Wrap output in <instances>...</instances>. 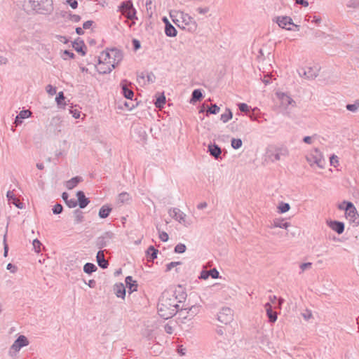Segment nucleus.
<instances>
[{
	"instance_id": "nucleus-1",
	"label": "nucleus",
	"mask_w": 359,
	"mask_h": 359,
	"mask_svg": "<svg viewBox=\"0 0 359 359\" xmlns=\"http://www.w3.org/2000/svg\"><path fill=\"white\" fill-rule=\"evenodd\" d=\"M179 311L178 301L175 294L164 292L158 304V315L164 319L174 316Z\"/></svg>"
},
{
	"instance_id": "nucleus-2",
	"label": "nucleus",
	"mask_w": 359,
	"mask_h": 359,
	"mask_svg": "<svg viewBox=\"0 0 359 359\" xmlns=\"http://www.w3.org/2000/svg\"><path fill=\"white\" fill-rule=\"evenodd\" d=\"M123 53L116 48L111 49L109 51L102 53V56L99 59V65L107 64V67H100L99 72L102 74L110 73L113 69L122 60Z\"/></svg>"
},
{
	"instance_id": "nucleus-3",
	"label": "nucleus",
	"mask_w": 359,
	"mask_h": 359,
	"mask_svg": "<svg viewBox=\"0 0 359 359\" xmlns=\"http://www.w3.org/2000/svg\"><path fill=\"white\" fill-rule=\"evenodd\" d=\"M30 7L37 13L50 14L53 11V0H28Z\"/></svg>"
},
{
	"instance_id": "nucleus-4",
	"label": "nucleus",
	"mask_w": 359,
	"mask_h": 359,
	"mask_svg": "<svg viewBox=\"0 0 359 359\" xmlns=\"http://www.w3.org/2000/svg\"><path fill=\"white\" fill-rule=\"evenodd\" d=\"M200 308V305H193L189 308L179 309V318L182 320V323H185V320H191L199 313Z\"/></svg>"
},
{
	"instance_id": "nucleus-5",
	"label": "nucleus",
	"mask_w": 359,
	"mask_h": 359,
	"mask_svg": "<svg viewBox=\"0 0 359 359\" xmlns=\"http://www.w3.org/2000/svg\"><path fill=\"white\" fill-rule=\"evenodd\" d=\"M168 213L170 216L185 226H189L191 224V222L187 220L186 214L182 212L179 208H170Z\"/></svg>"
},
{
	"instance_id": "nucleus-6",
	"label": "nucleus",
	"mask_w": 359,
	"mask_h": 359,
	"mask_svg": "<svg viewBox=\"0 0 359 359\" xmlns=\"http://www.w3.org/2000/svg\"><path fill=\"white\" fill-rule=\"evenodd\" d=\"M120 10L128 19L133 20L137 18L135 16L136 11L130 0L123 1L120 6Z\"/></svg>"
},
{
	"instance_id": "nucleus-7",
	"label": "nucleus",
	"mask_w": 359,
	"mask_h": 359,
	"mask_svg": "<svg viewBox=\"0 0 359 359\" xmlns=\"http://www.w3.org/2000/svg\"><path fill=\"white\" fill-rule=\"evenodd\" d=\"M266 153L269 158L273 157L272 161H277L280 160L281 156H287L289 152L285 147H271L267 149Z\"/></svg>"
},
{
	"instance_id": "nucleus-8",
	"label": "nucleus",
	"mask_w": 359,
	"mask_h": 359,
	"mask_svg": "<svg viewBox=\"0 0 359 359\" xmlns=\"http://www.w3.org/2000/svg\"><path fill=\"white\" fill-rule=\"evenodd\" d=\"M306 160L311 165L315 163L321 168L324 166L323 154L318 149H315L310 156L306 157Z\"/></svg>"
},
{
	"instance_id": "nucleus-9",
	"label": "nucleus",
	"mask_w": 359,
	"mask_h": 359,
	"mask_svg": "<svg viewBox=\"0 0 359 359\" xmlns=\"http://www.w3.org/2000/svg\"><path fill=\"white\" fill-rule=\"evenodd\" d=\"M29 345V341L25 335H20L13 342L10 348L9 353H18L21 348Z\"/></svg>"
},
{
	"instance_id": "nucleus-10",
	"label": "nucleus",
	"mask_w": 359,
	"mask_h": 359,
	"mask_svg": "<svg viewBox=\"0 0 359 359\" xmlns=\"http://www.w3.org/2000/svg\"><path fill=\"white\" fill-rule=\"evenodd\" d=\"M217 319L222 323L227 325L233 320V311L229 307H224L217 314Z\"/></svg>"
},
{
	"instance_id": "nucleus-11",
	"label": "nucleus",
	"mask_w": 359,
	"mask_h": 359,
	"mask_svg": "<svg viewBox=\"0 0 359 359\" xmlns=\"http://www.w3.org/2000/svg\"><path fill=\"white\" fill-rule=\"evenodd\" d=\"M114 233L110 231L105 232L104 234L98 237L96 240V246L99 248H104L107 243L112 239Z\"/></svg>"
},
{
	"instance_id": "nucleus-12",
	"label": "nucleus",
	"mask_w": 359,
	"mask_h": 359,
	"mask_svg": "<svg viewBox=\"0 0 359 359\" xmlns=\"http://www.w3.org/2000/svg\"><path fill=\"white\" fill-rule=\"evenodd\" d=\"M276 95L280 101L281 106L285 109H287L290 105L292 107L295 105V101L286 93H277Z\"/></svg>"
},
{
	"instance_id": "nucleus-13",
	"label": "nucleus",
	"mask_w": 359,
	"mask_h": 359,
	"mask_svg": "<svg viewBox=\"0 0 359 359\" xmlns=\"http://www.w3.org/2000/svg\"><path fill=\"white\" fill-rule=\"evenodd\" d=\"M180 18L185 25L190 26L189 28V31H195L196 29L197 24L189 14L181 12Z\"/></svg>"
},
{
	"instance_id": "nucleus-14",
	"label": "nucleus",
	"mask_w": 359,
	"mask_h": 359,
	"mask_svg": "<svg viewBox=\"0 0 359 359\" xmlns=\"http://www.w3.org/2000/svg\"><path fill=\"white\" fill-rule=\"evenodd\" d=\"M276 22L280 27L285 28L287 30H292L290 27H286L287 25H293L296 27H299L298 25H294L292 18L288 16H278L276 18Z\"/></svg>"
},
{
	"instance_id": "nucleus-15",
	"label": "nucleus",
	"mask_w": 359,
	"mask_h": 359,
	"mask_svg": "<svg viewBox=\"0 0 359 359\" xmlns=\"http://www.w3.org/2000/svg\"><path fill=\"white\" fill-rule=\"evenodd\" d=\"M345 214L346 217L349 218L352 222H355L358 217L357 210L352 203H348L346 204Z\"/></svg>"
},
{
	"instance_id": "nucleus-16",
	"label": "nucleus",
	"mask_w": 359,
	"mask_h": 359,
	"mask_svg": "<svg viewBox=\"0 0 359 359\" xmlns=\"http://www.w3.org/2000/svg\"><path fill=\"white\" fill-rule=\"evenodd\" d=\"M328 226L338 234H341L344 231V224L339 221H329L327 222Z\"/></svg>"
},
{
	"instance_id": "nucleus-17",
	"label": "nucleus",
	"mask_w": 359,
	"mask_h": 359,
	"mask_svg": "<svg viewBox=\"0 0 359 359\" xmlns=\"http://www.w3.org/2000/svg\"><path fill=\"white\" fill-rule=\"evenodd\" d=\"M163 22L165 24V33L168 36L173 37L177 34L175 27L172 25L166 18H163Z\"/></svg>"
},
{
	"instance_id": "nucleus-18",
	"label": "nucleus",
	"mask_w": 359,
	"mask_h": 359,
	"mask_svg": "<svg viewBox=\"0 0 359 359\" xmlns=\"http://www.w3.org/2000/svg\"><path fill=\"white\" fill-rule=\"evenodd\" d=\"M76 196L78 199L77 203L80 208H86L90 203L89 199L86 197L84 193L82 191H77Z\"/></svg>"
},
{
	"instance_id": "nucleus-19",
	"label": "nucleus",
	"mask_w": 359,
	"mask_h": 359,
	"mask_svg": "<svg viewBox=\"0 0 359 359\" xmlns=\"http://www.w3.org/2000/svg\"><path fill=\"white\" fill-rule=\"evenodd\" d=\"M264 308L266 311L267 317L269 318V322L275 323L277 320V313L273 311L272 306L269 302L264 304Z\"/></svg>"
},
{
	"instance_id": "nucleus-20",
	"label": "nucleus",
	"mask_w": 359,
	"mask_h": 359,
	"mask_svg": "<svg viewBox=\"0 0 359 359\" xmlns=\"http://www.w3.org/2000/svg\"><path fill=\"white\" fill-rule=\"evenodd\" d=\"M300 76H304L306 79H313L317 76V73L314 71L312 67H308L306 69H302L299 71Z\"/></svg>"
},
{
	"instance_id": "nucleus-21",
	"label": "nucleus",
	"mask_w": 359,
	"mask_h": 359,
	"mask_svg": "<svg viewBox=\"0 0 359 359\" xmlns=\"http://www.w3.org/2000/svg\"><path fill=\"white\" fill-rule=\"evenodd\" d=\"M97 262L98 266L102 269H107L109 263L104 258V252L102 250L98 251L96 256Z\"/></svg>"
},
{
	"instance_id": "nucleus-22",
	"label": "nucleus",
	"mask_w": 359,
	"mask_h": 359,
	"mask_svg": "<svg viewBox=\"0 0 359 359\" xmlns=\"http://www.w3.org/2000/svg\"><path fill=\"white\" fill-rule=\"evenodd\" d=\"M6 196L8 198V201L15 205L17 208L22 209L23 208V203H21L14 195L13 191H8L7 192Z\"/></svg>"
},
{
	"instance_id": "nucleus-23",
	"label": "nucleus",
	"mask_w": 359,
	"mask_h": 359,
	"mask_svg": "<svg viewBox=\"0 0 359 359\" xmlns=\"http://www.w3.org/2000/svg\"><path fill=\"white\" fill-rule=\"evenodd\" d=\"M72 46L76 52L81 53L82 55H86V51L83 48H86V47L82 40H79V39H78L73 43Z\"/></svg>"
},
{
	"instance_id": "nucleus-24",
	"label": "nucleus",
	"mask_w": 359,
	"mask_h": 359,
	"mask_svg": "<svg viewBox=\"0 0 359 359\" xmlns=\"http://www.w3.org/2000/svg\"><path fill=\"white\" fill-rule=\"evenodd\" d=\"M208 151L210 155L217 159L222 153L220 147L217 144H210L208 146Z\"/></svg>"
},
{
	"instance_id": "nucleus-25",
	"label": "nucleus",
	"mask_w": 359,
	"mask_h": 359,
	"mask_svg": "<svg viewBox=\"0 0 359 359\" xmlns=\"http://www.w3.org/2000/svg\"><path fill=\"white\" fill-rule=\"evenodd\" d=\"M131 199L130 195L127 192H122L118 194L116 201L118 204L122 205L128 203Z\"/></svg>"
},
{
	"instance_id": "nucleus-26",
	"label": "nucleus",
	"mask_w": 359,
	"mask_h": 359,
	"mask_svg": "<svg viewBox=\"0 0 359 359\" xmlns=\"http://www.w3.org/2000/svg\"><path fill=\"white\" fill-rule=\"evenodd\" d=\"M82 180H83V179L81 177H79V176L74 177L72 178L71 180L66 182V187L68 189H72L75 187H76V185L79 182H81Z\"/></svg>"
},
{
	"instance_id": "nucleus-27",
	"label": "nucleus",
	"mask_w": 359,
	"mask_h": 359,
	"mask_svg": "<svg viewBox=\"0 0 359 359\" xmlns=\"http://www.w3.org/2000/svg\"><path fill=\"white\" fill-rule=\"evenodd\" d=\"M111 208H110L108 205L102 206L99 211V217L102 219L107 218L109 213L111 212Z\"/></svg>"
},
{
	"instance_id": "nucleus-28",
	"label": "nucleus",
	"mask_w": 359,
	"mask_h": 359,
	"mask_svg": "<svg viewBox=\"0 0 359 359\" xmlns=\"http://www.w3.org/2000/svg\"><path fill=\"white\" fill-rule=\"evenodd\" d=\"M114 291L118 297H121L123 299L125 298L126 289L123 284L120 283L118 285H116L114 287Z\"/></svg>"
},
{
	"instance_id": "nucleus-29",
	"label": "nucleus",
	"mask_w": 359,
	"mask_h": 359,
	"mask_svg": "<svg viewBox=\"0 0 359 359\" xmlns=\"http://www.w3.org/2000/svg\"><path fill=\"white\" fill-rule=\"evenodd\" d=\"M126 283L130 292L137 290V284L135 280H133L131 276H127L126 278Z\"/></svg>"
},
{
	"instance_id": "nucleus-30",
	"label": "nucleus",
	"mask_w": 359,
	"mask_h": 359,
	"mask_svg": "<svg viewBox=\"0 0 359 359\" xmlns=\"http://www.w3.org/2000/svg\"><path fill=\"white\" fill-rule=\"evenodd\" d=\"M121 85L122 87V92L124 97L127 99L132 100L134 95L133 91L131 89L128 88L126 84L121 83Z\"/></svg>"
},
{
	"instance_id": "nucleus-31",
	"label": "nucleus",
	"mask_w": 359,
	"mask_h": 359,
	"mask_svg": "<svg viewBox=\"0 0 359 359\" xmlns=\"http://www.w3.org/2000/svg\"><path fill=\"white\" fill-rule=\"evenodd\" d=\"M290 223L289 222H284L283 220H279V219H276L273 221V224H271V226H270L271 228H276V227H278V228H282V229H287V227L290 226Z\"/></svg>"
},
{
	"instance_id": "nucleus-32",
	"label": "nucleus",
	"mask_w": 359,
	"mask_h": 359,
	"mask_svg": "<svg viewBox=\"0 0 359 359\" xmlns=\"http://www.w3.org/2000/svg\"><path fill=\"white\" fill-rule=\"evenodd\" d=\"M233 117V114L230 109L226 108L225 112L223 113L220 116V120L224 123H227Z\"/></svg>"
},
{
	"instance_id": "nucleus-33",
	"label": "nucleus",
	"mask_w": 359,
	"mask_h": 359,
	"mask_svg": "<svg viewBox=\"0 0 359 359\" xmlns=\"http://www.w3.org/2000/svg\"><path fill=\"white\" fill-rule=\"evenodd\" d=\"M203 97L202 92L200 89H196L192 92L191 95V102H196L197 101L201 100V99Z\"/></svg>"
},
{
	"instance_id": "nucleus-34",
	"label": "nucleus",
	"mask_w": 359,
	"mask_h": 359,
	"mask_svg": "<svg viewBox=\"0 0 359 359\" xmlns=\"http://www.w3.org/2000/svg\"><path fill=\"white\" fill-rule=\"evenodd\" d=\"M97 269V266L92 263H86L83 266V271L88 274H90Z\"/></svg>"
},
{
	"instance_id": "nucleus-35",
	"label": "nucleus",
	"mask_w": 359,
	"mask_h": 359,
	"mask_svg": "<svg viewBox=\"0 0 359 359\" xmlns=\"http://www.w3.org/2000/svg\"><path fill=\"white\" fill-rule=\"evenodd\" d=\"M220 108L216 104H211L206 111V116L209 114H217L219 112Z\"/></svg>"
},
{
	"instance_id": "nucleus-36",
	"label": "nucleus",
	"mask_w": 359,
	"mask_h": 359,
	"mask_svg": "<svg viewBox=\"0 0 359 359\" xmlns=\"http://www.w3.org/2000/svg\"><path fill=\"white\" fill-rule=\"evenodd\" d=\"M347 110L356 112L359 109V100H356L353 104H348L346 106Z\"/></svg>"
},
{
	"instance_id": "nucleus-37",
	"label": "nucleus",
	"mask_w": 359,
	"mask_h": 359,
	"mask_svg": "<svg viewBox=\"0 0 359 359\" xmlns=\"http://www.w3.org/2000/svg\"><path fill=\"white\" fill-rule=\"evenodd\" d=\"M147 252L149 257L154 260V259L157 258L158 250L154 248V246H149Z\"/></svg>"
},
{
	"instance_id": "nucleus-38",
	"label": "nucleus",
	"mask_w": 359,
	"mask_h": 359,
	"mask_svg": "<svg viewBox=\"0 0 359 359\" xmlns=\"http://www.w3.org/2000/svg\"><path fill=\"white\" fill-rule=\"evenodd\" d=\"M243 142L240 138H233L231 141V145L234 149H238L242 147Z\"/></svg>"
},
{
	"instance_id": "nucleus-39",
	"label": "nucleus",
	"mask_w": 359,
	"mask_h": 359,
	"mask_svg": "<svg viewBox=\"0 0 359 359\" xmlns=\"http://www.w3.org/2000/svg\"><path fill=\"white\" fill-rule=\"evenodd\" d=\"M74 220L76 224H79L83 220V212L79 210H76L74 212Z\"/></svg>"
},
{
	"instance_id": "nucleus-40",
	"label": "nucleus",
	"mask_w": 359,
	"mask_h": 359,
	"mask_svg": "<svg viewBox=\"0 0 359 359\" xmlns=\"http://www.w3.org/2000/svg\"><path fill=\"white\" fill-rule=\"evenodd\" d=\"M278 208V210H279V212L280 213H285V212H287L290 210V205L287 203L281 202L279 204Z\"/></svg>"
},
{
	"instance_id": "nucleus-41",
	"label": "nucleus",
	"mask_w": 359,
	"mask_h": 359,
	"mask_svg": "<svg viewBox=\"0 0 359 359\" xmlns=\"http://www.w3.org/2000/svg\"><path fill=\"white\" fill-rule=\"evenodd\" d=\"M311 267H312L311 262H306V263L301 264L299 265V269H300L299 274L303 273L305 271L311 269Z\"/></svg>"
},
{
	"instance_id": "nucleus-42",
	"label": "nucleus",
	"mask_w": 359,
	"mask_h": 359,
	"mask_svg": "<svg viewBox=\"0 0 359 359\" xmlns=\"http://www.w3.org/2000/svg\"><path fill=\"white\" fill-rule=\"evenodd\" d=\"M346 6L351 8H359V0H348L346 3Z\"/></svg>"
},
{
	"instance_id": "nucleus-43",
	"label": "nucleus",
	"mask_w": 359,
	"mask_h": 359,
	"mask_svg": "<svg viewBox=\"0 0 359 359\" xmlns=\"http://www.w3.org/2000/svg\"><path fill=\"white\" fill-rule=\"evenodd\" d=\"M165 103V97L162 95L156 99L155 105L157 108L163 107V105Z\"/></svg>"
},
{
	"instance_id": "nucleus-44",
	"label": "nucleus",
	"mask_w": 359,
	"mask_h": 359,
	"mask_svg": "<svg viewBox=\"0 0 359 359\" xmlns=\"http://www.w3.org/2000/svg\"><path fill=\"white\" fill-rule=\"evenodd\" d=\"M187 247L184 244L179 243L175 247V252L183 253L186 251Z\"/></svg>"
},
{
	"instance_id": "nucleus-45",
	"label": "nucleus",
	"mask_w": 359,
	"mask_h": 359,
	"mask_svg": "<svg viewBox=\"0 0 359 359\" xmlns=\"http://www.w3.org/2000/svg\"><path fill=\"white\" fill-rule=\"evenodd\" d=\"M33 248L36 252L39 253L41 251V243L38 239H34L32 242Z\"/></svg>"
},
{
	"instance_id": "nucleus-46",
	"label": "nucleus",
	"mask_w": 359,
	"mask_h": 359,
	"mask_svg": "<svg viewBox=\"0 0 359 359\" xmlns=\"http://www.w3.org/2000/svg\"><path fill=\"white\" fill-rule=\"evenodd\" d=\"M32 112L29 110H22L18 114V118L24 119L31 116Z\"/></svg>"
},
{
	"instance_id": "nucleus-47",
	"label": "nucleus",
	"mask_w": 359,
	"mask_h": 359,
	"mask_svg": "<svg viewBox=\"0 0 359 359\" xmlns=\"http://www.w3.org/2000/svg\"><path fill=\"white\" fill-rule=\"evenodd\" d=\"M63 92H60L55 98V101L58 105L62 104V101L65 100Z\"/></svg>"
},
{
	"instance_id": "nucleus-48",
	"label": "nucleus",
	"mask_w": 359,
	"mask_h": 359,
	"mask_svg": "<svg viewBox=\"0 0 359 359\" xmlns=\"http://www.w3.org/2000/svg\"><path fill=\"white\" fill-rule=\"evenodd\" d=\"M182 264L181 262H172L166 265V271H170L172 268Z\"/></svg>"
},
{
	"instance_id": "nucleus-49",
	"label": "nucleus",
	"mask_w": 359,
	"mask_h": 359,
	"mask_svg": "<svg viewBox=\"0 0 359 359\" xmlns=\"http://www.w3.org/2000/svg\"><path fill=\"white\" fill-rule=\"evenodd\" d=\"M63 208L62 205L57 203L55 205H54L53 208V212L55 215H58L62 212Z\"/></svg>"
},
{
	"instance_id": "nucleus-50",
	"label": "nucleus",
	"mask_w": 359,
	"mask_h": 359,
	"mask_svg": "<svg viewBox=\"0 0 359 359\" xmlns=\"http://www.w3.org/2000/svg\"><path fill=\"white\" fill-rule=\"evenodd\" d=\"M156 76L153 72H149L147 74V81L148 83H152L155 81Z\"/></svg>"
},
{
	"instance_id": "nucleus-51",
	"label": "nucleus",
	"mask_w": 359,
	"mask_h": 359,
	"mask_svg": "<svg viewBox=\"0 0 359 359\" xmlns=\"http://www.w3.org/2000/svg\"><path fill=\"white\" fill-rule=\"evenodd\" d=\"M69 20L74 22H78L81 20V16L76 14H69Z\"/></svg>"
},
{
	"instance_id": "nucleus-52",
	"label": "nucleus",
	"mask_w": 359,
	"mask_h": 359,
	"mask_svg": "<svg viewBox=\"0 0 359 359\" xmlns=\"http://www.w3.org/2000/svg\"><path fill=\"white\" fill-rule=\"evenodd\" d=\"M46 92L50 95H54L56 94V88L50 84L46 86Z\"/></svg>"
},
{
	"instance_id": "nucleus-53",
	"label": "nucleus",
	"mask_w": 359,
	"mask_h": 359,
	"mask_svg": "<svg viewBox=\"0 0 359 359\" xmlns=\"http://www.w3.org/2000/svg\"><path fill=\"white\" fill-rule=\"evenodd\" d=\"M66 204L69 208H75L78 205V203L74 198H72L67 201Z\"/></svg>"
},
{
	"instance_id": "nucleus-54",
	"label": "nucleus",
	"mask_w": 359,
	"mask_h": 359,
	"mask_svg": "<svg viewBox=\"0 0 359 359\" xmlns=\"http://www.w3.org/2000/svg\"><path fill=\"white\" fill-rule=\"evenodd\" d=\"M208 273L210 274V276H211L212 278H219V273L215 268L209 270Z\"/></svg>"
},
{
	"instance_id": "nucleus-55",
	"label": "nucleus",
	"mask_w": 359,
	"mask_h": 359,
	"mask_svg": "<svg viewBox=\"0 0 359 359\" xmlns=\"http://www.w3.org/2000/svg\"><path fill=\"white\" fill-rule=\"evenodd\" d=\"M302 316L306 320H309L313 317L312 313L310 310H306L304 313H302Z\"/></svg>"
},
{
	"instance_id": "nucleus-56",
	"label": "nucleus",
	"mask_w": 359,
	"mask_h": 359,
	"mask_svg": "<svg viewBox=\"0 0 359 359\" xmlns=\"http://www.w3.org/2000/svg\"><path fill=\"white\" fill-rule=\"evenodd\" d=\"M66 3L69 4L72 9H76L78 7V2L76 0H65Z\"/></svg>"
},
{
	"instance_id": "nucleus-57",
	"label": "nucleus",
	"mask_w": 359,
	"mask_h": 359,
	"mask_svg": "<svg viewBox=\"0 0 359 359\" xmlns=\"http://www.w3.org/2000/svg\"><path fill=\"white\" fill-rule=\"evenodd\" d=\"M159 238L162 241L165 242L168 240L169 236L166 232L162 231L159 232Z\"/></svg>"
},
{
	"instance_id": "nucleus-58",
	"label": "nucleus",
	"mask_w": 359,
	"mask_h": 359,
	"mask_svg": "<svg viewBox=\"0 0 359 359\" xmlns=\"http://www.w3.org/2000/svg\"><path fill=\"white\" fill-rule=\"evenodd\" d=\"M238 107L241 111L247 112L249 110L248 106L245 103H240Z\"/></svg>"
},
{
	"instance_id": "nucleus-59",
	"label": "nucleus",
	"mask_w": 359,
	"mask_h": 359,
	"mask_svg": "<svg viewBox=\"0 0 359 359\" xmlns=\"http://www.w3.org/2000/svg\"><path fill=\"white\" fill-rule=\"evenodd\" d=\"M209 276H210V274L208 273V271L203 270L201 271L199 278L206 280L209 278Z\"/></svg>"
},
{
	"instance_id": "nucleus-60",
	"label": "nucleus",
	"mask_w": 359,
	"mask_h": 359,
	"mask_svg": "<svg viewBox=\"0 0 359 359\" xmlns=\"http://www.w3.org/2000/svg\"><path fill=\"white\" fill-rule=\"evenodd\" d=\"M6 235H4V257H7L8 255V246L6 243Z\"/></svg>"
},
{
	"instance_id": "nucleus-61",
	"label": "nucleus",
	"mask_w": 359,
	"mask_h": 359,
	"mask_svg": "<svg viewBox=\"0 0 359 359\" xmlns=\"http://www.w3.org/2000/svg\"><path fill=\"white\" fill-rule=\"evenodd\" d=\"M70 13H71L65 11H60L59 12H57L56 15H58L62 18H67L69 19V14H70Z\"/></svg>"
},
{
	"instance_id": "nucleus-62",
	"label": "nucleus",
	"mask_w": 359,
	"mask_h": 359,
	"mask_svg": "<svg viewBox=\"0 0 359 359\" xmlns=\"http://www.w3.org/2000/svg\"><path fill=\"white\" fill-rule=\"evenodd\" d=\"M330 163H331V165H333L334 166H336V165H334V163H338V162H339V161H338V157H337L336 155H334V154H333V155L330 157Z\"/></svg>"
},
{
	"instance_id": "nucleus-63",
	"label": "nucleus",
	"mask_w": 359,
	"mask_h": 359,
	"mask_svg": "<svg viewBox=\"0 0 359 359\" xmlns=\"http://www.w3.org/2000/svg\"><path fill=\"white\" fill-rule=\"evenodd\" d=\"M93 23L92 20H88L83 24V28L85 29H89Z\"/></svg>"
},
{
	"instance_id": "nucleus-64",
	"label": "nucleus",
	"mask_w": 359,
	"mask_h": 359,
	"mask_svg": "<svg viewBox=\"0 0 359 359\" xmlns=\"http://www.w3.org/2000/svg\"><path fill=\"white\" fill-rule=\"evenodd\" d=\"M70 113L72 114L73 116L75 118H79L80 117V111L76 110V109H71L70 110Z\"/></svg>"
}]
</instances>
